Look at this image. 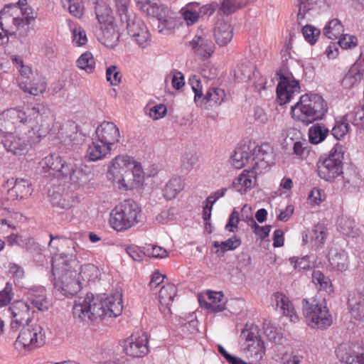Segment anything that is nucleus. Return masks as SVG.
<instances>
[{
    "instance_id": "obj_1",
    "label": "nucleus",
    "mask_w": 364,
    "mask_h": 364,
    "mask_svg": "<svg viewBox=\"0 0 364 364\" xmlns=\"http://www.w3.org/2000/svg\"><path fill=\"white\" fill-rule=\"evenodd\" d=\"M122 296L119 292L105 298H95L92 294H87L85 297H78L75 301L73 313L75 318L86 321L105 316L117 317L122 314Z\"/></svg>"
},
{
    "instance_id": "obj_2",
    "label": "nucleus",
    "mask_w": 364,
    "mask_h": 364,
    "mask_svg": "<svg viewBox=\"0 0 364 364\" xmlns=\"http://www.w3.org/2000/svg\"><path fill=\"white\" fill-rule=\"evenodd\" d=\"M78 262L72 253L56 255L52 262V276L56 291L70 297L76 295L81 289L80 279L76 277Z\"/></svg>"
},
{
    "instance_id": "obj_3",
    "label": "nucleus",
    "mask_w": 364,
    "mask_h": 364,
    "mask_svg": "<svg viewBox=\"0 0 364 364\" xmlns=\"http://www.w3.org/2000/svg\"><path fill=\"white\" fill-rule=\"evenodd\" d=\"M48 109L43 106L38 105L28 109L27 112L17 108H11L0 113V132L5 134L11 132L20 126L28 124L30 127L36 126L43 121Z\"/></svg>"
},
{
    "instance_id": "obj_4",
    "label": "nucleus",
    "mask_w": 364,
    "mask_h": 364,
    "mask_svg": "<svg viewBox=\"0 0 364 364\" xmlns=\"http://www.w3.org/2000/svg\"><path fill=\"white\" fill-rule=\"evenodd\" d=\"M292 39V34L290 33L291 41ZM290 42L287 43L284 49L282 50V64L279 70L277 72L279 77V82L277 87V100L280 105H284L289 102L295 94L300 92V85L299 80H296L293 76L291 70V66L297 65V63L291 59L289 61L287 56H289Z\"/></svg>"
},
{
    "instance_id": "obj_5",
    "label": "nucleus",
    "mask_w": 364,
    "mask_h": 364,
    "mask_svg": "<svg viewBox=\"0 0 364 364\" xmlns=\"http://www.w3.org/2000/svg\"><path fill=\"white\" fill-rule=\"evenodd\" d=\"M327 110V104L321 96L317 94H305L291 107V114L295 120L308 125L321 119Z\"/></svg>"
},
{
    "instance_id": "obj_6",
    "label": "nucleus",
    "mask_w": 364,
    "mask_h": 364,
    "mask_svg": "<svg viewBox=\"0 0 364 364\" xmlns=\"http://www.w3.org/2000/svg\"><path fill=\"white\" fill-rule=\"evenodd\" d=\"M36 18L31 7L20 8L16 4H9L0 11V29L14 34L15 30L26 31Z\"/></svg>"
},
{
    "instance_id": "obj_7",
    "label": "nucleus",
    "mask_w": 364,
    "mask_h": 364,
    "mask_svg": "<svg viewBox=\"0 0 364 364\" xmlns=\"http://www.w3.org/2000/svg\"><path fill=\"white\" fill-rule=\"evenodd\" d=\"M302 311L307 325L312 328L323 330L332 323L331 315L323 299H303Z\"/></svg>"
},
{
    "instance_id": "obj_8",
    "label": "nucleus",
    "mask_w": 364,
    "mask_h": 364,
    "mask_svg": "<svg viewBox=\"0 0 364 364\" xmlns=\"http://www.w3.org/2000/svg\"><path fill=\"white\" fill-rule=\"evenodd\" d=\"M140 212V207L134 200H124L111 211L110 226L118 232L127 230L139 222Z\"/></svg>"
},
{
    "instance_id": "obj_9",
    "label": "nucleus",
    "mask_w": 364,
    "mask_h": 364,
    "mask_svg": "<svg viewBox=\"0 0 364 364\" xmlns=\"http://www.w3.org/2000/svg\"><path fill=\"white\" fill-rule=\"evenodd\" d=\"M343 146L336 143L328 156H320L317 164L318 176L326 181H333L343 173Z\"/></svg>"
},
{
    "instance_id": "obj_10",
    "label": "nucleus",
    "mask_w": 364,
    "mask_h": 364,
    "mask_svg": "<svg viewBox=\"0 0 364 364\" xmlns=\"http://www.w3.org/2000/svg\"><path fill=\"white\" fill-rule=\"evenodd\" d=\"M109 13L110 10L105 4H100L95 7L96 17L101 25L97 38L105 46L114 48L117 45L119 34L117 26L109 21Z\"/></svg>"
},
{
    "instance_id": "obj_11",
    "label": "nucleus",
    "mask_w": 364,
    "mask_h": 364,
    "mask_svg": "<svg viewBox=\"0 0 364 364\" xmlns=\"http://www.w3.org/2000/svg\"><path fill=\"white\" fill-rule=\"evenodd\" d=\"M134 161L128 156H117L111 162L107 172V178L119 184V188H127L134 173L132 168L136 167Z\"/></svg>"
},
{
    "instance_id": "obj_12",
    "label": "nucleus",
    "mask_w": 364,
    "mask_h": 364,
    "mask_svg": "<svg viewBox=\"0 0 364 364\" xmlns=\"http://www.w3.org/2000/svg\"><path fill=\"white\" fill-rule=\"evenodd\" d=\"M188 84L195 94L194 102L198 106H218L224 101L225 92L224 90L219 87H210L205 95H203L201 82L196 75H192L189 78Z\"/></svg>"
},
{
    "instance_id": "obj_13",
    "label": "nucleus",
    "mask_w": 364,
    "mask_h": 364,
    "mask_svg": "<svg viewBox=\"0 0 364 364\" xmlns=\"http://www.w3.org/2000/svg\"><path fill=\"white\" fill-rule=\"evenodd\" d=\"M122 22H125L129 35L141 48H146L149 45L151 36L149 31L141 19L136 17L133 13L122 16Z\"/></svg>"
},
{
    "instance_id": "obj_14",
    "label": "nucleus",
    "mask_w": 364,
    "mask_h": 364,
    "mask_svg": "<svg viewBox=\"0 0 364 364\" xmlns=\"http://www.w3.org/2000/svg\"><path fill=\"white\" fill-rule=\"evenodd\" d=\"M241 336L245 338L243 350L247 357L259 360L265 353L264 343L258 335L257 328L245 329L242 331Z\"/></svg>"
},
{
    "instance_id": "obj_15",
    "label": "nucleus",
    "mask_w": 364,
    "mask_h": 364,
    "mask_svg": "<svg viewBox=\"0 0 364 364\" xmlns=\"http://www.w3.org/2000/svg\"><path fill=\"white\" fill-rule=\"evenodd\" d=\"M8 310L11 315V328L14 331L28 323L31 319V312L35 311L28 302L23 300L14 301Z\"/></svg>"
},
{
    "instance_id": "obj_16",
    "label": "nucleus",
    "mask_w": 364,
    "mask_h": 364,
    "mask_svg": "<svg viewBox=\"0 0 364 364\" xmlns=\"http://www.w3.org/2000/svg\"><path fill=\"white\" fill-rule=\"evenodd\" d=\"M251 156L250 166L259 172L274 163L273 149L268 144L251 147Z\"/></svg>"
},
{
    "instance_id": "obj_17",
    "label": "nucleus",
    "mask_w": 364,
    "mask_h": 364,
    "mask_svg": "<svg viewBox=\"0 0 364 364\" xmlns=\"http://www.w3.org/2000/svg\"><path fill=\"white\" fill-rule=\"evenodd\" d=\"M1 143L7 152L19 156L27 153L31 146L28 136L14 133L6 134Z\"/></svg>"
},
{
    "instance_id": "obj_18",
    "label": "nucleus",
    "mask_w": 364,
    "mask_h": 364,
    "mask_svg": "<svg viewBox=\"0 0 364 364\" xmlns=\"http://www.w3.org/2000/svg\"><path fill=\"white\" fill-rule=\"evenodd\" d=\"M123 350L125 354L132 358H142L149 351L147 335H132L123 342Z\"/></svg>"
},
{
    "instance_id": "obj_19",
    "label": "nucleus",
    "mask_w": 364,
    "mask_h": 364,
    "mask_svg": "<svg viewBox=\"0 0 364 364\" xmlns=\"http://www.w3.org/2000/svg\"><path fill=\"white\" fill-rule=\"evenodd\" d=\"M95 137L100 142L114 149L119 142L121 135L119 128L114 122L104 121L97 127Z\"/></svg>"
},
{
    "instance_id": "obj_20",
    "label": "nucleus",
    "mask_w": 364,
    "mask_h": 364,
    "mask_svg": "<svg viewBox=\"0 0 364 364\" xmlns=\"http://www.w3.org/2000/svg\"><path fill=\"white\" fill-rule=\"evenodd\" d=\"M189 43L195 53L203 59L209 58L214 51L215 45L210 36L203 31H198Z\"/></svg>"
},
{
    "instance_id": "obj_21",
    "label": "nucleus",
    "mask_w": 364,
    "mask_h": 364,
    "mask_svg": "<svg viewBox=\"0 0 364 364\" xmlns=\"http://www.w3.org/2000/svg\"><path fill=\"white\" fill-rule=\"evenodd\" d=\"M325 0H300L296 17V23L302 26L310 22L314 17L318 9L323 4Z\"/></svg>"
},
{
    "instance_id": "obj_22",
    "label": "nucleus",
    "mask_w": 364,
    "mask_h": 364,
    "mask_svg": "<svg viewBox=\"0 0 364 364\" xmlns=\"http://www.w3.org/2000/svg\"><path fill=\"white\" fill-rule=\"evenodd\" d=\"M364 73V55L360 53L359 58L345 73L341 85L344 88L350 89L358 85Z\"/></svg>"
},
{
    "instance_id": "obj_23",
    "label": "nucleus",
    "mask_w": 364,
    "mask_h": 364,
    "mask_svg": "<svg viewBox=\"0 0 364 364\" xmlns=\"http://www.w3.org/2000/svg\"><path fill=\"white\" fill-rule=\"evenodd\" d=\"M27 298L32 310L36 308L38 311H44L51 306L50 301L46 296V289L43 287L31 288L27 292Z\"/></svg>"
},
{
    "instance_id": "obj_24",
    "label": "nucleus",
    "mask_w": 364,
    "mask_h": 364,
    "mask_svg": "<svg viewBox=\"0 0 364 364\" xmlns=\"http://www.w3.org/2000/svg\"><path fill=\"white\" fill-rule=\"evenodd\" d=\"M260 173L257 169L251 167L250 170H244L242 173L232 181V186L241 193H245L256 185L257 175Z\"/></svg>"
},
{
    "instance_id": "obj_25",
    "label": "nucleus",
    "mask_w": 364,
    "mask_h": 364,
    "mask_svg": "<svg viewBox=\"0 0 364 364\" xmlns=\"http://www.w3.org/2000/svg\"><path fill=\"white\" fill-rule=\"evenodd\" d=\"M341 364H364V352L356 353L349 344H341L336 350Z\"/></svg>"
},
{
    "instance_id": "obj_26",
    "label": "nucleus",
    "mask_w": 364,
    "mask_h": 364,
    "mask_svg": "<svg viewBox=\"0 0 364 364\" xmlns=\"http://www.w3.org/2000/svg\"><path fill=\"white\" fill-rule=\"evenodd\" d=\"M348 308L352 316L359 321L364 320V294L353 291L348 294Z\"/></svg>"
},
{
    "instance_id": "obj_27",
    "label": "nucleus",
    "mask_w": 364,
    "mask_h": 364,
    "mask_svg": "<svg viewBox=\"0 0 364 364\" xmlns=\"http://www.w3.org/2000/svg\"><path fill=\"white\" fill-rule=\"evenodd\" d=\"M31 183L26 179H16L13 186L7 191L6 199L14 201L28 197L31 194Z\"/></svg>"
},
{
    "instance_id": "obj_28",
    "label": "nucleus",
    "mask_w": 364,
    "mask_h": 364,
    "mask_svg": "<svg viewBox=\"0 0 364 364\" xmlns=\"http://www.w3.org/2000/svg\"><path fill=\"white\" fill-rule=\"evenodd\" d=\"M177 294V288L173 284L164 285L159 294V309L165 316L171 314L170 305Z\"/></svg>"
},
{
    "instance_id": "obj_29",
    "label": "nucleus",
    "mask_w": 364,
    "mask_h": 364,
    "mask_svg": "<svg viewBox=\"0 0 364 364\" xmlns=\"http://www.w3.org/2000/svg\"><path fill=\"white\" fill-rule=\"evenodd\" d=\"M113 149L111 146L100 142L98 139L95 137L87 149L85 158L90 161L102 160Z\"/></svg>"
},
{
    "instance_id": "obj_30",
    "label": "nucleus",
    "mask_w": 364,
    "mask_h": 364,
    "mask_svg": "<svg viewBox=\"0 0 364 364\" xmlns=\"http://www.w3.org/2000/svg\"><path fill=\"white\" fill-rule=\"evenodd\" d=\"M215 41L220 46H225L233 36V28L228 21L223 19L217 21L214 28Z\"/></svg>"
},
{
    "instance_id": "obj_31",
    "label": "nucleus",
    "mask_w": 364,
    "mask_h": 364,
    "mask_svg": "<svg viewBox=\"0 0 364 364\" xmlns=\"http://www.w3.org/2000/svg\"><path fill=\"white\" fill-rule=\"evenodd\" d=\"M70 162L68 163L63 161L62 158L58 154H50L44 157L40 162L41 166L45 168H48L50 170H53L63 174H68L70 172L69 168H71L70 164Z\"/></svg>"
},
{
    "instance_id": "obj_32",
    "label": "nucleus",
    "mask_w": 364,
    "mask_h": 364,
    "mask_svg": "<svg viewBox=\"0 0 364 364\" xmlns=\"http://www.w3.org/2000/svg\"><path fill=\"white\" fill-rule=\"evenodd\" d=\"M206 294L210 302L199 298L198 301L201 307H205L210 312H221L225 309V303L223 302L224 298L223 292L208 291Z\"/></svg>"
},
{
    "instance_id": "obj_33",
    "label": "nucleus",
    "mask_w": 364,
    "mask_h": 364,
    "mask_svg": "<svg viewBox=\"0 0 364 364\" xmlns=\"http://www.w3.org/2000/svg\"><path fill=\"white\" fill-rule=\"evenodd\" d=\"M158 19V28L159 32L167 34L169 31L174 29L176 26L175 18L170 15L168 9L164 6H160L155 15Z\"/></svg>"
},
{
    "instance_id": "obj_34",
    "label": "nucleus",
    "mask_w": 364,
    "mask_h": 364,
    "mask_svg": "<svg viewBox=\"0 0 364 364\" xmlns=\"http://www.w3.org/2000/svg\"><path fill=\"white\" fill-rule=\"evenodd\" d=\"M20 88L25 92L33 95H38L46 90V82L41 75L36 73L27 82H21Z\"/></svg>"
},
{
    "instance_id": "obj_35",
    "label": "nucleus",
    "mask_w": 364,
    "mask_h": 364,
    "mask_svg": "<svg viewBox=\"0 0 364 364\" xmlns=\"http://www.w3.org/2000/svg\"><path fill=\"white\" fill-rule=\"evenodd\" d=\"M71 168H69L68 174H63V177L69 179L70 182L76 187L86 185L90 181V173H86L82 168L70 163Z\"/></svg>"
},
{
    "instance_id": "obj_36",
    "label": "nucleus",
    "mask_w": 364,
    "mask_h": 364,
    "mask_svg": "<svg viewBox=\"0 0 364 364\" xmlns=\"http://www.w3.org/2000/svg\"><path fill=\"white\" fill-rule=\"evenodd\" d=\"M77 125L70 121L64 123L58 132V138L60 143L68 146L77 139Z\"/></svg>"
},
{
    "instance_id": "obj_37",
    "label": "nucleus",
    "mask_w": 364,
    "mask_h": 364,
    "mask_svg": "<svg viewBox=\"0 0 364 364\" xmlns=\"http://www.w3.org/2000/svg\"><path fill=\"white\" fill-rule=\"evenodd\" d=\"M251 146H241L237 147L231 157V164L235 168H242L246 164H250Z\"/></svg>"
},
{
    "instance_id": "obj_38",
    "label": "nucleus",
    "mask_w": 364,
    "mask_h": 364,
    "mask_svg": "<svg viewBox=\"0 0 364 364\" xmlns=\"http://www.w3.org/2000/svg\"><path fill=\"white\" fill-rule=\"evenodd\" d=\"M273 299L276 302V306L280 308L284 316H289L291 321H296L297 316L294 308L289 299L281 292H276L273 294Z\"/></svg>"
},
{
    "instance_id": "obj_39",
    "label": "nucleus",
    "mask_w": 364,
    "mask_h": 364,
    "mask_svg": "<svg viewBox=\"0 0 364 364\" xmlns=\"http://www.w3.org/2000/svg\"><path fill=\"white\" fill-rule=\"evenodd\" d=\"M329 262L332 268L338 271H345L349 264L348 253L343 250H331Z\"/></svg>"
},
{
    "instance_id": "obj_40",
    "label": "nucleus",
    "mask_w": 364,
    "mask_h": 364,
    "mask_svg": "<svg viewBox=\"0 0 364 364\" xmlns=\"http://www.w3.org/2000/svg\"><path fill=\"white\" fill-rule=\"evenodd\" d=\"M50 202L54 207L69 209L75 205L76 200L73 193L53 191L50 195Z\"/></svg>"
},
{
    "instance_id": "obj_41",
    "label": "nucleus",
    "mask_w": 364,
    "mask_h": 364,
    "mask_svg": "<svg viewBox=\"0 0 364 364\" xmlns=\"http://www.w3.org/2000/svg\"><path fill=\"white\" fill-rule=\"evenodd\" d=\"M337 228L339 232L348 237H356L359 235V228L355 220L347 216H341L338 219Z\"/></svg>"
},
{
    "instance_id": "obj_42",
    "label": "nucleus",
    "mask_w": 364,
    "mask_h": 364,
    "mask_svg": "<svg viewBox=\"0 0 364 364\" xmlns=\"http://www.w3.org/2000/svg\"><path fill=\"white\" fill-rule=\"evenodd\" d=\"M14 346L18 351H31L34 349L29 326H24L15 341Z\"/></svg>"
},
{
    "instance_id": "obj_43",
    "label": "nucleus",
    "mask_w": 364,
    "mask_h": 364,
    "mask_svg": "<svg viewBox=\"0 0 364 364\" xmlns=\"http://www.w3.org/2000/svg\"><path fill=\"white\" fill-rule=\"evenodd\" d=\"M184 186L179 177L171 178L163 190V194L166 200H171L183 189Z\"/></svg>"
},
{
    "instance_id": "obj_44",
    "label": "nucleus",
    "mask_w": 364,
    "mask_h": 364,
    "mask_svg": "<svg viewBox=\"0 0 364 364\" xmlns=\"http://www.w3.org/2000/svg\"><path fill=\"white\" fill-rule=\"evenodd\" d=\"M50 240L48 244L49 247L55 251L53 252L55 256L53 258H54L56 255H60L61 254H63V252H61L60 254L58 255L56 252L63 251L65 247H70V246H72L73 247V241L68 239L65 237L58 235L53 236L52 234H50ZM68 253H72L73 255L72 251L68 252ZM63 254H68V252H63ZM53 259H52V260Z\"/></svg>"
},
{
    "instance_id": "obj_45",
    "label": "nucleus",
    "mask_w": 364,
    "mask_h": 364,
    "mask_svg": "<svg viewBox=\"0 0 364 364\" xmlns=\"http://www.w3.org/2000/svg\"><path fill=\"white\" fill-rule=\"evenodd\" d=\"M348 118L350 119L349 114L336 120L335 124L331 129V134L337 140L344 139L345 136L349 132Z\"/></svg>"
},
{
    "instance_id": "obj_46",
    "label": "nucleus",
    "mask_w": 364,
    "mask_h": 364,
    "mask_svg": "<svg viewBox=\"0 0 364 364\" xmlns=\"http://www.w3.org/2000/svg\"><path fill=\"white\" fill-rule=\"evenodd\" d=\"M240 245V239L237 236L234 235L233 237L223 242L215 241L213 244V247L216 249L215 253L220 255L227 251L235 250Z\"/></svg>"
},
{
    "instance_id": "obj_47",
    "label": "nucleus",
    "mask_w": 364,
    "mask_h": 364,
    "mask_svg": "<svg viewBox=\"0 0 364 364\" xmlns=\"http://www.w3.org/2000/svg\"><path fill=\"white\" fill-rule=\"evenodd\" d=\"M323 34L329 39H338L343 34V26L338 19H332L324 27Z\"/></svg>"
},
{
    "instance_id": "obj_48",
    "label": "nucleus",
    "mask_w": 364,
    "mask_h": 364,
    "mask_svg": "<svg viewBox=\"0 0 364 364\" xmlns=\"http://www.w3.org/2000/svg\"><path fill=\"white\" fill-rule=\"evenodd\" d=\"M329 130L323 124H316L309 129V139L311 144H318L323 141Z\"/></svg>"
},
{
    "instance_id": "obj_49",
    "label": "nucleus",
    "mask_w": 364,
    "mask_h": 364,
    "mask_svg": "<svg viewBox=\"0 0 364 364\" xmlns=\"http://www.w3.org/2000/svg\"><path fill=\"white\" fill-rule=\"evenodd\" d=\"M12 61L16 63L20 73V76L18 77V83L19 87H21V82H27L36 73H33L30 67L24 65L23 60L18 56L13 57Z\"/></svg>"
},
{
    "instance_id": "obj_50",
    "label": "nucleus",
    "mask_w": 364,
    "mask_h": 364,
    "mask_svg": "<svg viewBox=\"0 0 364 364\" xmlns=\"http://www.w3.org/2000/svg\"><path fill=\"white\" fill-rule=\"evenodd\" d=\"M77 67L87 73H92L95 68V60L92 54L87 51L82 53L76 60Z\"/></svg>"
},
{
    "instance_id": "obj_51",
    "label": "nucleus",
    "mask_w": 364,
    "mask_h": 364,
    "mask_svg": "<svg viewBox=\"0 0 364 364\" xmlns=\"http://www.w3.org/2000/svg\"><path fill=\"white\" fill-rule=\"evenodd\" d=\"M34 349L46 343V332L43 327L38 323L29 326Z\"/></svg>"
},
{
    "instance_id": "obj_52",
    "label": "nucleus",
    "mask_w": 364,
    "mask_h": 364,
    "mask_svg": "<svg viewBox=\"0 0 364 364\" xmlns=\"http://www.w3.org/2000/svg\"><path fill=\"white\" fill-rule=\"evenodd\" d=\"M97 267L92 264H86L80 267L77 279L82 282H90L97 277Z\"/></svg>"
},
{
    "instance_id": "obj_53",
    "label": "nucleus",
    "mask_w": 364,
    "mask_h": 364,
    "mask_svg": "<svg viewBox=\"0 0 364 364\" xmlns=\"http://www.w3.org/2000/svg\"><path fill=\"white\" fill-rule=\"evenodd\" d=\"M301 28V33L304 39L311 45H314L318 40L321 31L315 26L309 24L308 23H304Z\"/></svg>"
},
{
    "instance_id": "obj_54",
    "label": "nucleus",
    "mask_w": 364,
    "mask_h": 364,
    "mask_svg": "<svg viewBox=\"0 0 364 364\" xmlns=\"http://www.w3.org/2000/svg\"><path fill=\"white\" fill-rule=\"evenodd\" d=\"M63 6L68 9L69 13L76 18H81L83 15V6L78 0H61Z\"/></svg>"
},
{
    "instance_id": "obj_55",
    "label": "nucleus",
    "mask_w": 364,
    "mask_h": 364,
    "mask_svg": "<svg viewBox=\"0 0 364 364\" xmlns=\"http://www.w3.org/2000/svg\"><path fill=\"white\" fill-rule=\"evenodd\" d=\"M137 7L146 15L154 16L160 6L154 0H134Z\"/></svg>"
},
{
    "instance_id": "obj_56",
    "label": "nucleus",
    "mask_w": 364,
    "mask_h": 364,
    "mask_svg": "<svg viewBox=\"0 0 364 364\" xmlns=\"http://www.w3.org/2000/svg\"><path fill=\"white\" fill-rule=\"evenodd\" d=\"M289 262L294 268L298 271L308 270L311 268V262L309 256L303 257H293L289 259Z\"/></svg>"
},
{
    "instance_id": "obj_57",
    "label": "nucleus",
    "mask_w": 364,
    "mask_h": 364,
    "mask_svg": "<svg viewBox=\"0 0 364 364\" xmlns=\"http://www.w3.org/2000/svg\"><path fill=\"white\" fill-rule=\"evenodd\" d=\"M14 296L12 284L7 282L4 289L0 291V307L8 305Z\"/></svg>"
},
{
    "instance_id": "obj_58",
    "label": "nucleus",
    "mask_w": 364,
    "mask_h": 364,
    "mask_svg": "<svg viewBox=\"0 0 364 364\" xmlns=\"http://www.w3.org/2000/svg\"><path fill=\"white\" fill-rule=\"evenodd\" d=\"M144 249L148 257L164 258L167 256V251L157 245H147Z\"/></svg>"
},
{
    "instance_id": "obj_59",
    "label": "nucleus",
    "mask_w": 364,
    "mask_h": 364,
    "mask_svg": "<svg viewBox=\"0 0 364 364\" xmlns=\"http://www.w3.org/2000/svg\"><path fill=\"white\" fill-rule=\"evenodd\" d=\"M117 67L116 65H111L107 68L106 70V78L112 85H117L121 82L122 75L119 71L117 70Z\"/></svg>"
},
{
    "instance_id": "obj_60",
    "label": "nucleus",
    "mask_w": 364,
    "mask_h": 364,
    "mask_svg": "<svg viewBox=\"0 0 364 364\" xmlns=\"http://www.w3.org/2000/svg\"><path fill=\"white\" fill-rule=\"evenodd\" d=\"M338 39L339 46L344 49H350L358 45V39L354 36L343 34Z\"/></svg>"
},
{
    "instance_id": "obj_61",
    "label": "nucleus",
    "mask_w": 364,
    "mask_h": 364,
    "mask_svg": "<svg viewBox=\"0 0 364 364\" xmlns=\"http://www.w3.org/2000/svg\"><path fill=\"white\" fill-rule=\"evenodd\" d=\"M127 253L135 261L140 262L146 256V250L137 246H129L126 248Z\"/></svg>"
},
{
    "instance_id": "obj_62",
    "label": "nucleus",
    "mask_w": 364,
    "mask_h": 364,
    "mask_svg": "<svg viewBox=\"0 0 364 364\" xmlns=\"http://www.w3.org/2000/svg\"><path fill=\"white\" fill-rule=\"evenodd\" d=\"M198 157L196 154L188 152L186 153L181 160L182 166L187 170L192 169L197 164Z\"/></svg>"
},
{
    "instance_id": "obj_63",
    "label": "nucleus",
    "mask_w": 364,
    "mask_h": 364,
    "mask_svg": "<svg viewBox=\"0 0 364 364\" xmlns=\"http://www.w3.org/2000/svg\"><path fill=\"white\" fill-rule=\"evenodd\" d=\"M327 232L326 229L322 225H316L312 230V238L315 240L316 244H323Z\"/></svg>"
},
{
    "instance_id": "obj_64",
    "label": "nucleus",
    "mask_w": 364,
    "mask_h": 364,
    "mask_svg": "<svg viewBox=\"0 0 364 364\" xmlns=\"http://www.w3.org/2000/svg\"><path fill=\"white\" fill-rule=\"evenodd\" d=\"M240 221L239 213L236 210H233L230 215L228 221L225 227L227 231L234 232L237 230V225Z\"/></svg>"
}]
</instances>
